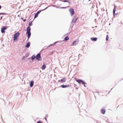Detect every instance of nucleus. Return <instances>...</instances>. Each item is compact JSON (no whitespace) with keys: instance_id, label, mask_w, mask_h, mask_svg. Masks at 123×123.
<instances>
[{"instance_id":"nucleus-1","label":"nucleus","mask_w":123,"mask_h":123,"mask_svg":"<svg viewBox=\"0 0 123 123\" xmlns=\"http://www.w3.org/2000/svg\"><path fill=\"white\" fill-rule=\"evenodd\" d=\"M32 21L30 22H29L28 24L29 26H28L26 29V34L27 35L28 39L30 38L31 35V28L30 26H31L32 25Z\"/></svg>"},{"instance_id":"nucleus-2","label":"nucleus","mask_w":123,"mask_h":123,"mask_svg":"<svg viewBox=\"0 0 123 123\" xmlns=\"http://www.w3.org/2000/svg\"><path fill=\"white\" fill-rule=\"evenodd\" d=\"M20 33L18 32L17 33H15L14 34L13 40L14 41H15L16 40H17V39L18 37L19 36Z\"/></svg>"},{"instance_id":"nucleus-3","label":"nucleus","mask_w":123,"mask_h":123,"mask_svg":"<svg viewBox=\"0 0 123 123\" xmlns=\"http://www.w3.org/2000/svg\"><path fill=\"white\" fill-rule=\"evenodd\" d=\"M76 81L78 82L79 84L82 83V84L83 85L84 84H87V83L84 81L83 80H81L78 79L76 80Z\"/></svg>"},{"instance_id":"nucleus-4","label":"nucleus","mask_w":123,"mask_h":123,"mask_svg":"<svg viewBox=\"0 0 123 123\" xmlns=\"http://www.w3.org/2000/svg\"><path fill=\"white\" fill-rule=\"evenodd\" d=\"M36 58L38 61H40L41 59V55L40 53H38L36 55Z\"/></svg>"},{"instance_id":"nucleus-5","label":"nucleus","mask_w":123,"mask_h":123,"mask_svg":"<svg viewBox=\"0 0 123 123\" xmlns=\"http://www.w3.org/2000/svg\"><path fill=\"white\" fill-rule=\"evenodd\" d=\"M69 11L71 15L72 16L74 14V11L73 8H70L69 10Z\"/></svg>"},{"instance_id":"nucleus-6","label":"nucleus","mask_w":123,"mask_h":123,"mask_svg":"<svg viewBox=\"0 0 123 123\" xmlns=\"http://www.w3.org/2000/svg\"><path fill=\"white\" fill-rule=\"evenodd\" d=\"M7 27L6 26H4L3 27L1 28V31L2 33H3L5 32V30H6V29Z\"/></svg>"},{"instance_id":"nucleus-7","label":"nucleus","mask_w":123,"mask_h":123,"mask_svg":"<svg viewBox=\"0 0 123 123\" xmlns=\"http://www.w3.org/2000/svg\"><path fill=\"white\" fill-rule=\"evenodd\" d=\"M41 11L39 10L35 14L34 18H35L37 17L38 15L40 13Z\"/></svg>"},{"instance_id":"nucleus-8","label":"nucleus","mask_w":123,"mask_h":123,"mask_svg":"<svg viewBox=\"0 0 123 123\" xmlns=\"http://www.w3.org/2000/svg\"><path fill=\"white\" fill-rule=\"evenodd\" d=\"M70 86L68 85H62L60 87H62V88H65L67 87H69Z\"/></svg>"},{"instance_id":"nucleus-9","label":"nucleus","mask_w":123,"mask_h":123,"mask_svg":"<svg viewBox=\"0 0 123 123\" xmlns=\"http://www.w3.org/2000/svg\"><path fill=\"white\" fill-rule=\"evenodd\" d=\"M60 81L62 83H63L65 82L66 81L65 78H63L60 80H58V81L59 82H60Z\"/></svg>"},{"instance_id":"nucleus-10","label":"nucleus","mask_w":123,"mask_h":123,"mask_svg":"<svg viewBox=\"0 0 123 123\" xmlns=\"http://www.w3.org/2000/svg\"><path fill=\"white\" fill-rule=\"evenodd\" d=\"M77 19L78 18H76V16H74V19L72 20V23L74 21V23H75L77 21Z\"/></svg>"},{"instance_id":"nucleus-11","label":"nucleus","mask_w":123,"mask_h":123,"mask_svg":"<svg viewBox=\"0 0 123 123\" xmlns=\"http://www.w3.org/2000/svg\"><path fill=\"white\" fill-rule=\"evenodd\" d=\"M34 82L32 80L30 81V87H32L33 85Z\"/></svg>"},{"instance_id":"nucleus-12","label":"nucleus","mask_w":123,"mask_h":123,"mask_svg":"<svg viewBox=\"0 0 123 123\" xmlns=\"http://www.w3.org/2000/svg\"><path fill=\"white\" fill-rule=\"evenodd\" d=\"M30 45V42H28L26 44V45L25 46L26 48H28L29 47Z\"/></svg>"},{"instance_id":"nucleus-13","label":"nucleus","mask_w":123,"mask_h":123,"mask_svg":"<svg viewBox=\"0 0 123 123\" xmlns=\"http://www.w3.org/2000/svg\"><path fill=\"white\" fill-rule=\"evenodd\" d=\"M79 43V42L76 40L74 41L73 43V44L74 45H76Z\"/></svg>"},{"instance_id":"nucleus-14","label":"nucleus","mask_w":123,"mask_h":123,"mask_svg":"<svg viewBox=\"0 0 123 123\" xmlns=\"http://www.w3.org/2000/svg\"><path fill=\"white\" fill-rule=\"evenodd\" d=\"M91 40L92 41H96L97 40V38L96 37H92Z\"/></svg>"},{"instance_id":"nucleus-15","label":"nucleus","mask_w":123,"mask_h":123,"mask_svg":"<svg viewBox=\"0 0 123 123\" xmlns=\"http://www.w3.org/2000/svg\"><path fill=\"white\" fill-rule=\"evenodd\" d=\"M105 112V109H101V113L103 114H104Z\"/></svg>"},{"instance_id":"nucleus-16","label":"nucleus","mask_w":123,"mask_h":123,"mask_svg":"<svg viewBox=\"0 0 123 123\" xmlns=\"http://www.w3.org/2000/svg\"><path fill=\"white\" fill-rule=\"evenodd\" d=\"M62 1L63 2H68V3L69 4H70V1L69 0H62Z\"/></svg>"},{"instance_id":"nucleus-17","label":"nucleus","mask_w":123,"mask_h":123,"mask_svg":"<svg viewBox=\"0 0 123 123\" xmlns=\"http://www.w3.org/2000/svg\"><path fill=\"white\" fill-rule=\"evenodd\" d=\"M46 67V66L45 65H43L42 66V70H44V69Z\"/></svg>"},{"instance_id":"nucleus-18","label":"nucleus","mask_w":123,"mask_h":123,"mask_svg":"<svg viewBox=\"0 0 123 123\" xmlns=\"http://www.w3.org/2000/svg\"><path fill=\"white\" fill-rule=\"evenodd\" d=\"M31 59L32 60H33L34 59L36 58V57L35 55H33L31 57Z\"/></svg>"},{"instance_id":"nucleus-19","label":"nucleus","mask_w":123,"mask_h":123,"mask_svg":"<svg viewBox=\"0 0 123 123\" xmlns=\"http://www.w3.org/2000/svg\"><path fill=\"white\" fill-rule=\"evenodd\" d=\"M69 39V37L68 36L64 38V40L65 41H67Z\"/></svg>"},{"instance_id":"nucleus-20","label":"nucleus","mask_w":123,"mask_h":123,"mask_svg":"<svg viewBox=\"0 0 123 123\" xmlns=\"http://www.w3.org/2000/svg\"><path fill=\"white\" fill-rule=\"evenodd\" d=\"M58 42H56L54 43L53 44H50V46H53L54 45V44H55L56 43H57Z\"/></svg>"},{"instance_id":"nucleus-21","label":"nucleus","mask_w":123,"mask_h":123,"mask_svg":"<svg viewBox=\"0 0 123 123\" xmlns=\"http://www.w3.org/2000/svg\"><path fill=\"white\" fill-rule=\"evenodd\" d=\"M109 38V36H108V35H107L106 36V41H107L108 40Z\"/></svg>"},{"instance_id":"nucleus-22","label":"nucleus","mask_w":123,"mask_h":123,"mask_svg":"<svg viewBox=\"0 0 123 123\" xmlns=\"http://www.w3.org/2000/svg\"><path fill=\"white\" fill-rule=\"evenodd\" d=\"M116 11V9H114L113 11V13L114 15V14H115V12Z\"/></svg>"},{"instance_id":"nucleus-23","label":"nucleus","mask_w":123,"mask_h":123,"mask_svg":"<svg viewBox=\"0 0 123 123\" xmlns=\"http://www.w3.org/2000/svg\"><path fill=\"white\" fill-rule=\"evenodd\" d=\"M59 8L60 9H65L66 8L65 7H59Z\"/></svg>"},{"instance_id":"nucleus-24","label":"nucleus","mask_w":123,"mask_h":123,"mask_svg":"<svg viewBox=\"0 0 123 123\" xmlns=\"http://www.w3.org/2000/svg\"><path fill=\"white\" fill-rule=\"evenodd\" d=\"M6 14L4 13H0V15H5Z\"/></svg>"},{"instance_id":"nucleus-25","label":"nucleus","mask_w":123,"mask_h":123,"mask_svg":"<svg viewBox=\"0 0 123 123\" xmlns=\"http://www.w3.org/2000/svg\"><path fill=\"white\" fill-rule=\"evenodd\" d=\"M114 9H116V8H117V6H115V5H114Z\"/></svg>"},{"instance_id":"nucleus-26","label":"nucleus","mask_w":123,"mask_h":123,"mask_svg":"<svg viewBox=\"0 0 123 123\" xmlns=\"http://www.w3.org/2000/svg\"><path fill=\"white\" fill-rule=\"evenodd\" d=\"M85 0H84L83 1V4H84V5H86V4H85Z\"/></svg>"},{"instance_id":"nucleus-27","label":"nucleus","mask_w":123,"mask_h":123,"mask_svg":"<svg viewBox=\"0 0 123 123\" xmlns=\"http://www.w3.org/2000/svg\"><path fill=\"white\" fill-rule=\"evenodd\" d=\"M25 59V57L24 56H23L22 58L21 59L22 60H23Z\"/></svg>"},{"instance_id":"nucleus-28","label":"nucleus","mask_w":123,"mask_h":123,"mask_svg":"<svg viewBox=\"0 0 123 123\" xmlns=\"http://www.w3.org/2000/svg\"><path fill=\"white\" fill-rule=\"evenodd\" d=\"M86 84H84L83 85L85 87H86L87 86V85H86Z\"/></svg>"},{"instance_id":"nucleus-29","label":"nucleus","mask_w":123,"mask_h":123,"mask_svg":"<svg viewBox=\"0 0 123 123\" xmlns=\"http://www.w3.org/2000/svg\"><path fill=\"white\" fill-rule=\"evenodd\" d=\"M37 123H41V122L40 121H38L37 122Z\"/></svg>"},{"instance_id":"nucleus-30","label":"nucleus","mask_w":123,"mask_h":123,"mask_svg":"<svg viewBox=\"0 0 123 123\" xmlns=\"http://www.w3.org/2000/svg\"><path fill=\"white\" fill-rule=\"evenodd\" d=\"M48 116V115H46V116L45 117H47Z\"/></svg>"},{"instance_id":"nucleus-31","label":"nucleus","mask_w":123,"mask_h":123,"mask_svg":"<svg viewBox=\"0 0 123 123\" xmlns=\"http://www.w3.org/2000/svg\"><path fill=\"white\" fill-rule=\"evenodd\" d=\"M26 19H25L23 20V21L24 22H25L26 21Z\"/></svg>"},{"instance_id":"nucleus-32","label":"nucleus","mask_w":123,"mask_h":123,"mask_svg":"<svg viewBox=\"0 0 123 123\" xmlns=\"http://www.w3.org/2000/svg\"><path fill=\"white\" fill-rule=\"evenodd\" d=\"M53 52H51L50 53V54L51 55L52 54H53Z\"/></svg>"},{"instance_id":"nucleus-33","label":"nucleus","mask_w":123,"mask_h":123,"mask_svg":"<svg viewBox=\"0 0 123 123\" xmlns=\"http://www.w3.org/2000/svg\"><path fill=\"white\" fill-rule=\"evenodd\" d=\"M48 7L44 9L43 10H45L46 9L48 8Z\"/></svg>"},{"instance_id":"nucleus-34","label":"nucleus","mask_w":123,"mask_h":123,"mask_svg":"<svg viewBox=\"0 0 123 123\" xmlns=\"http://www.w3.org/2000/svg\"><path fill=\"white\" fill-rule=\"evenodd\" d=\"M50 46H50V45H49L47 47V48H49V47H50Z\"/></svg>"},{"instance_id":"nucleus-35","label":"nucleus","mask_w":123,"mask_h":123,"mask_svg":"<svg viewBox=\"0 0 123 123\" xmlns=\"http://www.w3.org/2000/svg\"><path fill=\"white\" fill-rule=\"evenodd\" d=\"M45 119L47 121V117H45Z\"/></svg>"},{"instance_id":"nucleus-36","label":"nucleus","mask_w":123,"mask_h":123,"mask_svg":"<svg viewBox=\"0 0 123 123\" xmlns=\"http://www.w3.org/2000/svg\"><path fill=\"white\" fill-rule=\"evenodd\" d=\"M1 8V6L0 5V9Z\"/></svg>"},{"instance_id":"nucleus-37","label":"nucleus","mask_w":123,"mask_h":123,"mask_svg":"<svg viewBox=\"0 0 123 123\" xmlns=\"http://www.w3.org/2000/svg\"><path fill=\"white\" fill-rule=\"evenodd\" d=\"M2 19V17L1 16L0 18V20H1V19Z\"/></svg>"},{"instance_id":"nucleus-38","label":"nucleus","mask_w":123,"mask_h":123,"mask_svg":"<svg viewBox=\"0 0 123 123\" xmlns=\"http://www.w3.org/2000/svg\"><path fill=\"white\" fill-rule=\"evenodd\" d=\"M108 119H107L106 120V122H108Z\"/></svg>"},{"instance_id":"nucleus-39","label":"nucleus","mask_w":123,"mask_h":123,"mask_svg":"<svg viewBox=\"0 0 123 123\" xmlns=\"http://www.w3.org/2000/svg\"><path fill=\"white\" fill-rule=\"evenodd\" d=\"M56 7L57 8H59V7H58V6H56Z\"/></svg>"},{"instance_id":"nucleus-40","label":"nucleus","mask_w":123,"mask_h":123,"mask_svg":"<svg viewBox=\"0 0 123 123\" xmlns=\"http://www.w3.org/2000/svg\"><path fill=\"white\" fill-rule=\"evenodd\" d=\"M21 19H23V18H21Z\"/></svg>"},{"instance_id":"nucleus-41","label":"nucleus","mask_w":123,"mask_h":123,"mask_svg":"<svg viewBox=\"0 0 123 123\" xmlns=\"http://www.w3.org/2000/svg\"><path fill=\"white\" fill-rule=\"evenodd\" d=\"M92 28H94V27H92Z\"/></svg>"},{"instance_id":"nucleus-42","label":"nucleus","mask_w":123,"mask_h":123,"mask_svg":"<svg viewBox=\"0 0 123 123\" xmlns=\"http://www.w3.org/2000/svg\"><path fill=\"white\" fill-rule=\"evenodd\" d=\"M89 0L88 1H90V0Z\"/></svg>"},{"instance_id":"nucleus-43","label":"nucleus","mask_w":123,"mask_h":123,"mask_svg":"<svg viewBox=\"0 0 123 123\" xmlns=\"http://www.w3.org/2000/svg\"><path fill=\"white\" fill-rule=\"evenodd\" d=\"M25 74H24V75H25Z\"/></svg>"},{"instance_id":"nucleus-44","label":"nucleus","mask_w":123,"mask_h":123,"mask_svg":"<svg viewBox=\"0 0 123 123\" xmlns=\"http://www.w3.org/2000/svg\"><path fill=\"white\" fill-rule=\"evenodd\" d=\"M25 74H24V75H25Z\"/></svg>"},{"instance_id":"nucleus-45","label":"nucleus","mask_w":123,"mask_h":123,"mask_svg":"<svg viewBox=\"0 0 123 123\" xmlns=\"http://www.w3.org/2000/svg\"><path fill=\"white\" fill-rule=\"evenodd\" d=\"M117 14H116V15H117Z\"/></svg>"},{"instance_id":"nucleus-46","label":"nucleus","mask_w":123,"mask_h":123,"mask_svg":"<svg viewBox=\"0 0 123 123\" xmlns=\"http://www.w3.org/2000/svg\"><path fill=\"white\" fill-rule=\"evenodd\" d=\"M122 24H123V23Z\"/></svg>"}]
</instances>
